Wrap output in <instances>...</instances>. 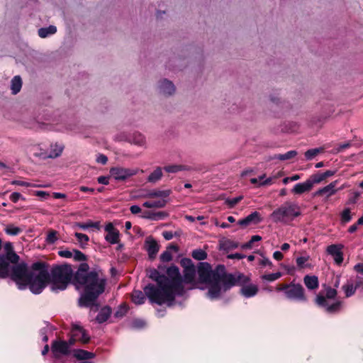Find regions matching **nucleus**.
I'll return each mask as SVG.
<instances>
[{"mask_svg":"<svg viewBox=\"0 0 363 363\" xmlns=\"http://www.w3.org/2000/svg\"><path fill=\"white\" fill-rule=\"evenodd\" d=\"M181 264L184 267V284H189L187 289H208L206 296L211 300H216L223 298V295L235 284V279L232 274H226L223 266H218L215 270L211 266L203 262L199 267V279L196 280V268L190 259H183Z\"/></svg>","mask_w":363,"mask_h":363,"instance_id":"1","label":"nucleus"},{"mask_svg":"<svg viewBox=\"0 0 363 363\" xmlns=\"http://www.w3.org/2000/svg\"><path fill=\"white\" fill-rule=\"evenodd\" d=\"M86 264H82L77 271L74 285L77 290H82L79 299L81 307L94 305L97 298L105 290L106 279L100 271H89Z\"/></svg>","mask_w":363,"mask_h":363,"instance_id":"2","label":"nucleus"},{"mask_svg":"<svg viewBox=\"0 0 363 363\" xmlns=\"http://www.w3.org/2000/svg\"><path fill=\"white\" fill-rule=\"evenodd\" d=\"M18 260L19 256L14 252L0 256V278L11 277L18 288L23 290L28 286L31 270L25 263H18Z\"/></svg>","mask_w":363,"mask_h":363,"instance_id":"3","label":"nucleus"},{"mask_svg":"<svg viewBox=\"0 0 363 363\" xmlns=\"http://www.w3.org/2000/svg\"><path fill=\"white\" fill-rule=\"evenodd\" d=\"M150 277L157 282V286L150 284L144 288L146 296L152 303L159 305L172 306V295L166 290L171 284L164 275H161L157 270L151 272Z\"/></svg>","mask_w":363,"mask_h":363,"instance_id":"4","label":"nucleus"},{"mask_svg":"<svg viewBox=\"0 0 363 363\" xmlns=\"http://www.w3.org/2000/svg\"><path fill=\"white\" fill-rule=\"evenodd\" d=\"M73 276V271L69 265L64 264L55 267L52 270L50 289L58 292L67 289Z\"/></svg>","mask_w":363,"mask_h":363,"instance_id":"5","label":"nucleus"},{"mask_svg":"<svg viewBox=\"0 0 363 363\" xmlns=\"http://www.w3.org/2000/svg\"><path fill=\"white\" fill-rule=\"evenodd\" d=\"M301 214L299 206L291 201H286L275 209L270 217L275 223H286Z\"/></svg>","mask_w":363,"mask_h":363,"instance_id":"6","label":"nucleus"},{"mask_svg":"<svg viewBox=\"0 0 363 363\" xmlns=\"http://www.w3.org/2000/svg\"><path fill=\"white\" fill-rule=\"evenodd\" d=\"M172 190L168 189H152L147 191L143 197L152 199L145 201L143 206L147 208H162L169 202V196Z\"/></svg>","mask_w":363,"mask_h":363,"instance_id":"7","label":"nucleus"},{"mask_svg":"<svg viewBox=\"0 0 363 363\" xmlns=\"http://www.w3.org/2000/svg\"><path fill=\"white\" fill-rule=\"evenodd\" d=\"M166 277L169 280V285L166 290L172 295V306L174 303L176 296H182L185 293V289L182 286V280L180 276L179 268L176 266H171L167 270Z\"/></svg>","mask_w":363,"mask_h":363,"instance_id":"8","label":"nucleus"},{"mask_svg":"<svg viewBox=\"0 0 363 363\" xmlns=\"http://www.w3.org/2000/svg\"><path fill=\"white\" fill-rule=\"evenodd\" d=\"M49 280L48 272L43 269H33L31 270L28 286L34 294H40L46 286Z\"/></svg>","mask_w":363,"mask_h":363,"instance_id":"9","label":"nucleus"},{"mask_svg":"<svg viewBox=\"0 0 363 363\" xmlns=\"http://www.w3.org/2000/svg\"><path fill=\"white\" fill-rule=\"evenodd\" d=\"M316 304L324 308L329 313H335L340 311L343 302L340 300L327 299L323 296L318 295L315 298Z\"/></svg>","mask_w":363,"mask_h":363,"instance_id":"10","label":"nucleus"},{"mask_svg":"<svg viewBox=\"0 0 363 363\" xmlns=\"http://www.w3.org/2000/svg\"><path fill=\"white\" fill-rule=\"evenodd\" d=\"M235 279V286L238 282L239 284L242 285L240 289V294L245 298H251L255 296L258 292V286L256 284L248 283V278L243 276L239 275L238 279H235L234 276H233Z\"/></svg>","mask_w":363,"mask_h":363,"instance_id":"11","label":"nucleus"},{"mask_svg":"<svg viewBox=\"0 0 363 363\" xmlns=\"http://www.w3.org/2000/svg\"><path fill=\"white\" fill-rule=\"evenodd\" d=\"M287 288L286 294L287 298L301 302H306L307 301L304 289L301 284L291 282L289 284Z\"/></svg>","mask_w":363,"mask_h":363,"instance_id":"12","label":"nucleus"},{"mask_svg":"<svg viewBox=\"0 0 363 363\" xmlns=\"http://www.w3.org/2000/svg\"><path fill=\"white\" fill-rule=\"evenodd\" d=\"M72 345L70 344V340L66 342L61 340H56L52 342L51 345V352L53 357L55 359H60L63 356H66L69 354L70 347Z\"/></svg>","mask_w":363,"mask_h":363,"instance_id":"13","label":"nucleus"},{"mask_svg":"<svg viewBox=\"0 0 363 363\" xmlns=\"http://www.w3.org/2000/svg\"><path fill=\"white\" fill-rule=\"evenodd\" d=\"M138 172V169H130L121 167H115L110 169L111 176L117 181H124L135 175Z\"/></svg>","mask_w":363,"mask_h":363,"instance_id":"14","label":"nucleus"},{"mask_svg":"<svg viewBox=\"0 0 363 363\" xmlns=\"http://www.w3.org/2000/svg\"><path fill=\"white\" fill-rule=\"evenodd\" d=\"M69 340L71 345H73L76 341L86 343L89 340V337L79 324H73L72 337Z\"/></svg>","mask_w":363,"mask_h":363,"instance_id":"15","label":"nucleus"},{"mask_svg":"<svg viewBox=\"0 0 363 363\" xmlns=\"http://www.w3.org/2000/svg\"><path fill=\"white\" fill-rule=\"evenodd\" d=\"M337 183L338 180H335L330 182L327 186L319 189L314 193V196H323L325 199H329L338 191V189L336 188Z\"/></svg>","mask_w":363,"mask_h":363,"instance_id":"16","label":"nucleus"},{"mask_svg":"<svg viewBox=\"0 0 363 363\" xmlns=\"http://www.w3.org/2000/svg\"><path fill=\"white\" fill-rule=\"evenodd\" d=\"M105 230L107 233L105 236V240L113 245L119 242V231L113 226L112 223H108L105 226Z\"/></svg>","mask_w":363,"mask_h":363,"instance_id":"17","label":"nucleus"},{"mask_svg":"<svg viewBox=\"0 0 363 363\" xmlns=\"http://www.w3.org/2000/svg\"><path fill=\"white\" fill-rule=\"evenodd\" d=\"M342 247L337 245H329L327 248V252L333 256L335 262L340 265L343 261Z\"/></svg>","mask_w":363,"mask_h":363,"instance_id":"18","label":"nucleus"},{"mask_svg":"<svg viewBox=\"0 0 363 363\" xmlns=\"http://www.w3.org/2000/svg\"><path fill=\"white\" fill-rule=\"evenodd\" d=\"M313 186V184L309 178L304 182L296 184L291 189V192L294 194H302L305 192L310 191Z\"/></svg>","mask_w":363,"mask_h":363,"instance_id":"19","label":"nucleus"},{"mask_svg":"<svg viewBox=\"0 0 363 363\" xmlns=\"http://www.w3.org/2000/svg\"><path fill=\"white\" fill-rule=\"evenodd\" d=\"M261 220L262 218L259 213L257 211H254L245 218L238 220V224L245 228L252 223H259Z\"/></svg>","mask_w":363,"mask_h":363,"instance_id":"20","label":"nucleus"},{"mask_svg":"<svg viewBox=\"0 0 363 363\" xmlns=\"http://www.w3.org/2000/svg\"><path fill=\"white\" fill-rule=\"evenodd\" d=\"M145 247L148 253L149 257L151 259H154L159 251V245L157 242L154 239L148 238L145 240Z\"/></svg>","mask_w":363,"mask_h":363,"instance_id":"21","label":"nucleus"},{"mask_svg":"<svg viewBox=\"0 0 363 363\" xmlns=\"http://www.w3.org/2000/svg\"><path fill=\"white\" fill-rule=\"evenodd\" d=\"M64 148L65 145L62 143L56 142L51 143L48 151L49 158L53 159L60 157L62 155Z\"/></svg>","mask_w":363,"mask_h":363,"instance_id":"22","label":"nucleus"},{"mask_svg":"<svg viewBox=\"0 0 363 363\" xmlns=\"http://www.w3.org/2000/svg\"><path fill=\"white\" fill-rule=\"evenodd\" d=\"M358 287L357 284H355L352 280H347L345 284L342 286V289L345 293L347 298L353 296Z\"/></svg>","mask_w":363,"mask_h":363,"instance_id":"23","label":"nucleus"},{"mask_svg":"<svg viewBox=\"0 0 363 363\" xmlns=\"http://www.w3.org/2000/svg\"><path fill=\"white\" fill-rule=\"evenodd\" d=\"M335 174V171L333 170H327L326 172L320 174H313L311 177V180L313 182V185L315 184H319L326 178L333 176Z\"/></svg>","mask_w":363,"mask_h":363,"instance_id":"24","label":"nucleus"},{"mask_svg":"<svg viewBox=\"0 0 363 363\" xmlns=\"http://www.w3.org/2000/svg\"><path fill=\"white\" fill-rule=\"evenodd\" d=\"M303 282L309 290H313L318 287V279L315 276H305L303 278Z\"/></svg>","mask_w":363,"mask_h":363,"instance_id":"25","label":"nucleus"},{"mask_svg":"<svg viewBox=\"0 0 363 363\" xmlns=\"http://www.w3.org/2000/svg\"><path fill=\"white\" fill-rule=\"evenodd\" d=\"M111 313V310L109 307H104L101 308L97 315L96 320L98 323H102L108 320Z\"/></svg>","mask_w":363,"mask_h":363,"instance_id":"26","label":"nucleus"},{"mask_svg":"<svg viewBox=\"0 0 363 363\" xmlns=\"http://www.w3.org/2000/svg\"><path fill=\"white\" fill-rule=\"evenodd\" d=\"M74 356L78 359L86 360L93 359L95 357V354L84 350H75L74 351Z\"/></svg>","mask_w":363,"mask_h":363,"instance_id":"27","label":"nucleus"},{"mask_svg":"<svg viewBox=\"0 0 363 363\" xmlns=\"http://www.w3.org/2000/svg\"><path fill=\"white\" fill-rule=\"evenodd\" d=\"M162 177V170L160 167L156 168L147 177V181L150 183H156L161 179Z\"/></svg>","mask_w":363,"mask_h":363,"instance_id":"28","label":"nucleus"},{"mask_svg":"<svg viewBox=\"0 0 363 363\" xmlns=\"http://www.w3.org/2000/svg\"><path fill=\"white\" fill-rule=\"evenodd\" d=\"M57 32V28L54 26H50L47 28H41L38 30V35L40 38H46L50 35L55 34Z\"/></svg>","mask_w":363,"mask_h":363,"instance_id":"29","label":"nucleus"},{"mask_svg":"<svg viewBox=\"0 0 363 363\" xmlns=\"http://www.w3.org/2000/svg\"><path fill=\"white\" fill-rule=\"evenodd\" d=\"M31 151L35 157H40L41 159L49 158L48 152L42 149L39 145H34L32 147Z\"/></svg>","mask_w":363,"mask_h":363,"instance_id":"30","label":"nucleus"},{"mask_svg":"<svg viewBox=\"0 0 363 363\" xmlns=\"http://www.w3.org/2000/svg\"><path fill=\"white\" fill-rule=\"evenodd\" d=\"M132 301L137 305L143 304L145 301V296L141 291H134L132 293Z\"/></svg>","mask_w":363,"mask_h":363,"instance_id":"31","label":"nucleus"},{"mask_svg":"<svg viewBox=\"0 0 363 363\" xmlns=\"http://www.w3.org/2000/svg\"><path fill=\"white\" fill-rule=\"evenodd\" d=\"M310 257L306 256H301L296 258V264L298 268L300 269H304V268H311V264L308 263Z\"/></svg>","mask_w":363,"mask_h":363,"instance_id":"32","label":"nucleus"},{"mask_svg":"<svg viewBox=\"0 0 363 363\" xmlns=\"http://www.w3.org/2000/svg\"><path fill=\"white\" fill-rule=\"evenodd\" d=\"M297 155L296 150H290L284 154H279L274 155L273 159H278L279 160H290Z\"/></svg>","mask_w":363,"mask_h":363,"instance_id":"33","label":"nucleus"},{"mask_svg":"<svg viewBox=\"0 0 363 363\" xmlns=\"http://www.w3.org/2000/svg\"><path fill=\"white\" fill-rule=\"evenodd\" d=\"M323 150V149L322 147L310 149L305 152V157L307 160H311L317 156L318 154L322 152Z\"/></svg>","mask_w":363,"mask_h":363,"instance_id":"34","label":"nucleus"},{"mask_svg":"<svg viewBox=\"0 0 363 363\" xmlns=\"http://www.w3.org/2000/svg\"><path fill=\"white\" fill-rule=\"evenodd\" d=\"M145 138L140 133H136L133 136L131 143L138 146H143L145 144Z\"/></svg>","mask_w":363,"mask_h":363,"instance_id":"35","label":"nucleus"},{"mask_svg":"<svg viewBox=\"0 0 363 363\" xmlns=\"http://www.w3.org/2000/svg\"><path fill=\"white\" fill-rule=\"evenodd\" d=\"M22 86V80L20 76H15L11 80V89L12 91H20Z\"/></svg>","mask_w":363,"mask_h":363,"instance_id":"36","label":"nucleus"},{"mask_svg":"<svg viewBox=\"0 0 363 363\" xmlns=\"http://www.w3.org/2000/svg\"><path fill=\"white\" fill-rule=\"evenodd\" d=\"M74 235L82 247H84L87 245L89 238L86 235L80 233H75Z\"/></svg>","mask_w":363,"mask_h":363,"instance_id":"37","label":"nucleus"},{"mask_svg":"<svg viewBox=\"0 0 363 363\" xmlns=\"http://www.w3.org/2000/svg\"><path fill=\"white\" fill-rule=\"evenodd\" d=\"M164 170L169 173H176L179 171L185 170L186 168L182 165L172 164L164 167Z\"/></svg>","mask_w":363,"mask_h":363,"instance_id":"38","label":"nucleus"},{"mask_svg":"<svg viewBox=\"0 0 363 363\" xmlns=\"http://www.w3.org/2000/svg\"><path fill=\"white\" fill-rule=\"evenodd\" d=\"M57 232L52 230L48 233L45 241L48 244H54L57 240Z\"/></svg>","mask_w":363,"mask_h":363,"instance_id":"39","label":"nucleus"},{"mask_svg":"<svg viewBox=\"0 0 363 363\" xmlns=\"http://www.w3.org/2000/svg\"><path fill=\"white\" fill-rule=\"evenodd\" d=\"M281 277V272H276L272 274H264L262 276V279L263 280L267 281H274L278 279H279Z\"/></svg>","mask_w":363,"mask_h":363,"instance_id":"40","label":"nucleus"},{"mask_svg":"<svg viewBox=\"0 0 363 363\" xmlns=\"http://www.w3.org/2000/svg\"><path fill=\"white\" fill-rule=\"evenodd\" d=\"M341 221L343 223H346L350 222L352 220V216L350 208H345L342 213H341Z\"/></svg>","mask_w":363,"mask_h":363,"instance_id":"41","label":"nucleus"},{"mask_svg":"<svg viewBox=\"0 0 363 363\" xmlns=\"http://www.w3.org/2000/svg\"><path fill=\"white\" fill-rule=\"evenodd\" d=\"M6 233L10 235H17L21 232V230L13 225H8L5 229Z\"/></svg>","mask_w":363,"mask_h":363,"instance_id":"42","label":"nucleus"},{"mask_svg":"<svg viewBox=\"0 0 363 363\" xmlns=\"http://www.w3.org/2000/svg\"><path fill=\"white\" fill-rule=\"evenodd\" d=\"M164 217V213L162 212L159 213H151L147 212L145 215L143 216V218L151 219V220H159Z\"/></svg>","mask_w":363,"mask_h":363,"instance_id":"43","label":"nucleus"},{"mask_svg":"<svg viewBox=\"0 0 363 363\" xmlns=\"http://www.w3.org/2000/svg\"><path fill=\"white\" fill-rule=\"evenodd\" d=\"M76 226L82 230H86L89 228H99V223L89 221L85 223H78L76 224Z\"/></svg>","mask_w":363,"mask_h":363,"instance_id":"44","label":"nucleus"},{"mask_svg":"<svg viewBox=\"0 0 363 363\" xmlns=\"http://www.w3.org/2000/svg\"><path fill=\"white\" fill-rule=\"evenodd\" d=\"M192 257L197 260H203L206 258V253L202 250H194Z\"/></svg>","mask_w":363,"mask_h":363,"instance_id":"45","label":"nucleus"},{"mask_svg":"<svg viewBox=\"0 0 363 363\" xmlns=\"http://www.w3.org/2000/svg\"><path fill=\"white\" fill-rule=\"evenodd\" d=\"M242 199V196H240L233 199H228L225 200V203L230 207H234L238 202Z\"/></svg>","mask_w":363,"mask_h":363,"instance_id":"46","label":"nucleus"},{"mask_svg":"<svg viewBox=\"0 0 363 363\" xmlns=\"http://www.w3.org/2000/svg\"><path fill=\"white\" fill-rule=\"evenodd\" d=\"M337 296V291L335 289L328 288L326 289L325 296H324L327 299H335Z\"/></svg>","mask_w":363,"mask_h":363,"instance_id":"47","label":"nucleus"},{"mask_svg":"<svg viewBox=\"0 0 363 363\" xmlns=\"http://www.w3.org/2000/svg\"><path fill=\"white\" fill-rule=\"evenodd\" d=\"M72 257L77 261H84L86 259L85 255L82 252L77 250L72 251Z\"/></svg>","mask_w":363,"mask_h":363,"instance_id":"48","label":"nucleus"},{"mask_svg":"<svg viewBox=\"0 0 363 363\" xmlns=\"http://www.w3.org/2000/svg\"><path fill=\"white\" fill-rule=\"evenodd\" d=\"M162 89H163V91H173L174 86L170 81L164 79L162 82Z\"/></svg>","mask_w":363,"mask_h":363,"instance_id":"49","label":"nucleus"},{"mask_svg":"<svg viewBox=\"0 0 363 363\" xmlns=\"http://www.w3.org/2000/svg\"><path fill=\"white\" fill-rule=\"evenodd\" d=\"M264 178H265V174H263L258 178L259 182V186H265V185H269V184H272L273 179L272 177H269L267 179H264Z\"/></svg>","mask_w":363,"mask_h":363,"instance_id":"50","label":"nucleus"},{"mask_svg":"<svg viewBox=\"0 0 363 363\" xmlns=\"http://www.w3.org/2000/svg\"><path fill=\"white\" fill-rule=\"evenodd\" d=\"M172 259V253L168 250L163 252L160 255V259L163 262H168L171 261Z\"/></svg>","mask_w":363,"mask_h":363,"instance_id":"51","label":"nucleus"},{"mask_svg":"<svg viewBox=\"0 0 363 363\" xmlns=\"http://www.w3.org/2000/svg\"><path fill=\"white\" fill-rule=\"evenodd\" d=\"M128 311L126 306H121L116 312L115 316L117 318H122Z\"/></svg>","mask_w":363,"mask_h":363,"instance_id":"52","label":"nucleus"},{"mask_svg":"<svg viewBox=\"0 0 363 363\" xmlns=\"http://www.w3.org/2000/svg\"><path fill=\"white\" fill-rule=\"evenodd\" d=\"M220 246L223 249L233 248V247H237L236 245H235L232 241H230L229 240H226L223 241L220 244Z\"/></svg>","mask_w":363,"mask_h":363,"instance_id":"53","label":"nucleus"},{"mask_svg":"<svg viewBox=\"0 0 363 363\" xmlns=\"http://www.w3.org/2000/svg\"><path fill=\"white\" fill-rule=\"evenodd\" d=\"M259 264L263 267H269V268L273 267L272 262L265 257H262V258L260 259Z\"/></svg>","mask_w":363,"mask_h":363,"instance_id":"54","label":"nucleus"},{"mask_svg":"<svg viewBox=\"0 0 363 363\" xmlns=\"http://www.w3.org/2000/svg\"><path fill=\"white\" fill-rule=\"evenodd\" d=\"M58 255L60 257H65V258H72V252L67 250H60L58 252Z\"/></svg>","mask_w":363,"mask_h":363,"instance_id":"55","label":"nucleus"},{"mask_svg":"<svg viewBox=\"0 0 363 363\" xmlns=\"http://www.w3.org/2000/svg\"><path fill=\"white\" fill-rule=\"evenodd\" d=\"M20 199H24L21 194L20 193H18V192H13L12 193L11 195H10V199L11 201H13V203H16L18 202V201Z\"/></svg>","mask_w":363,"mask_h":363,"instance_id":"56","label":"nucleus"},{"mask_svg":"<svg viewBox=\"0 0 363 363\" xmlns=\"http://www.w3.org/2000/svg\"><path fill=\"white\" fill-rule=\"evenodd\" d=\"M107 161H108V158L106 155H104L103 154H99L97 155L96 162L98 163L105 164L107 162Z\"/></svg>","mask_w":363,"mask_h":363,"instance_id":"57","label":"nucleus"},{"mask_svg":"<svg viewBox=\"0 0 363 363\" xmlns=\"http://www.w3.org/2000/svg\"><path fill=\"white\" fill-rule=\"evenodd\" d=\"M11 184H14V185L21 186H26V187L31 186V184L30 183L23 182V181H21V180H13L11 182Z\"/></svg>","mask_w":363,"mask_h":363,"instance_id":"58","label":"nucleus"},{"mask_svg":"<svg viewBox=\"0 0 363 363\" xmlns=\"http://www.w3.org/2000/svg\"><path fill=\"white\" fill-rule=\"evenodd\" d=\"M35 195H36L37 196H39L42 199H45L48 197L49 194L44 191H37L35 192Z\"/></svg>","mask_w":363,"mask_h":363,"instance_id":"59","label":"nucleus"},{"mask_svg":"<svg viewBox=\"0 0 363 363\" xmlns=\"http://www.w3.org/2000/svg\"><path fill=\"white\" fill-rule=\"evenodd\" d=\"M262 238L259 235H253L250 242L247 244V247H250L254 242L261 240Z\"/></svg>","mask_w":363,"mask_h":363,"instance_id":"60","label":"nucleus"},{"mask_svg":"<svg viewBox=\"0 0 363 363\" xmlns=\"http://www.w3.org/2000/svg\"><path fill=\"white\" fill-rule=\"evenodd\" d=\"M130 211L133 214H137L141 211V208L139 206L133 205L130 206Z\"/></svg>","mask_w":363,"mask_h":363,"instance_id":"61","label":"nucleus"},{"mask_svg":"<svg viewBox=\"0 0 363 363\" xmlns=\"http://www.w3.org/2000/svg\"><path fill=\"white\" fill-rule=\"evenodd\" d=\"M284 257L283 254L280 251H275L273 253V258L276 260H281Z\"/></svg>","mask_w":363,"mask_h":363,"instance_id":"62","label":"nucleus"},{"mask_svg":"<svg viewBox=\"0 0 363 363\" xmlns=\"http://www.w3.org/2000/svg\"><path fill=\"white\" fill-rule=\"evenodd\" d=\"M354 269L357 272L363 274V263H358L355 264L354 267Z\"/></svg>","mask_w":363,"mask_h":363,"instance_id":"63","label":"nucleus"},{"mask_svg":"<svg viewBox=\"0 0 363 363\" xmlns=\"http://www.w3.org/2000/svg\"><path fill=\"white\" fill-rule=\"evenodd\" d=\"M162 235L164 238L167 240H169L173 238V233L171 231L163 232Z\"/></svg>","mask_w":363,"mask_h":363,"instance_id":"64","label":"nucleus"}]
</instances>
